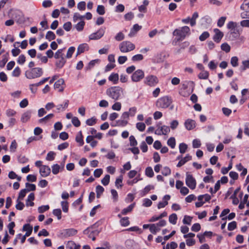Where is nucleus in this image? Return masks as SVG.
<instances>
[{"instance_id":"obj_54","label":"nucleus","mask_w":249,"mask_h":249,"mask_svg":"<svg viewBox=\"0 0 249 249\" xmlns=\"http://www.w3.org/2000/svg\"><path fill=\"white\" fill-rule=\"evenodd\" d=\"M210 36L209 33L206 31L204 32L199 37V39L200 41H203L206 40L207 38H208Z\"/></svg>"},{"instance_id":"obj_31","label":"nucleus","mask_w":249,"mask_h":249,"mask_svg":"<svg viewBox=\"0 0 249 249\" xmlns=\"http://www.w3.org/2000/svg\"><path fill=\"white\" fill-rule=\"evenodd\" d=\"M63 51L64 49L58 50L54 54V58L56 59L64 58L63 56Z\"/></svg>"},{"instance_id":"obj_61","label":"nucleus","mask_w":249,"mask_h":249,"mask_svg":"<svg viewBox=\"0 0 249 249\" xmlns=\"http://www.w3.org/2000/svg\"><path fill=\"white\" fill-rule=\"evenodd\" d=\"M226 20V17H221L219 18V19L217 21V26L219 27H221L223 26L224 24V23Z\"/></svg>"},{"instance_id":"obj_24","label":"nucleus","mask_w":249,"mask_h":249,"mask_svg":"<svg viewBox=\"0 0 249 249\" xmlns=\"http://www.w3.org/2000/svg\"><path fill=\"white\" fill-rule=\"evenodd\" d=\"M9 54L8 53L2 56V59L0 61V67L3 68L8 60Z\"/></svg>"},{"instance_id":"obj_60","label":"nucleus","mask_w":249,"mask_h":249,"mask_svg":"<svg viewBox=\"0 0 249 249\" xmlns=\"http://www.w3.org/2000/svg\"><path fill=\"white\" fill-rule=\"evenodd\" d=\"M96 123V119L94 117H92L90 119L87 120L86 124L89 126H92L95 124Z\"/></svg>"},{"instance_id":"obj_4","label":"nucleus","mask_w":249,"mask_h":249,"mask_svg":"<svg viewBox=\"0 0 249 249\" xmlns=\"http://www.w3.org/2000/svg\"><path fill=\"white\" fill-rule=\"evenodd\" d=\"M120 51L123 53H126L134 50L135 45L129 41H124L120 43L119 45Z\"/></svg>"},{"instance_id":"obj_33","label":"nucleus","mask_w":249,"mask_h":249,"mask_svg":"<svg viewBox=\"0 0 249 249\" xmlns=\"http://www.w3.org/2000/svg\"><path fill=\"white\" fill-rule=\"evenodd\" d=\"M160 127L161 129V131H162V133L163 134V135H166L168 134L170 131V127H169L168 126H167L165 125H160Z\"/></svg>"},{"instance_id":"obj_35","label":"nucleus","mask_w":249,"mask_h":249,"mask_svg":"<svg viewBox=\"0 0 249 249\" xmlns=\"http://www.w3.org/2000/svg\"><path fill=\"white\" fill-rule=\"evenodd\" d=\"M45 37L47 40L51 41L55 38V35L53 32L50 31L47 32Z\"/></svg>"},{"instance_id":"obj_49","label":"nucleus","mask_w":249,"mask_h":249,"mask_svg":"<svg viewBox=\"0 0 249 249\" xmlns=\"http://www.w3.org/2000/svg\"><path fill=\"white\" fill-rule=\"evenodd\" d=\"M237 24L233 21H230L227 24V28L231 30L236 29Z\"/></svg>"},{"instance_id":"obj_41","label":"nucleus","mask_w":249,"mask_h":249,"mask_svg":"<svg viewBox=\"0 0 249 249\" xmlns=\"http://www.w3.org/2000/svg\"><path fill=\"white\" fill-rule=\"evenodd\" d=\"M192 219L193 217L190 216L185 215L182 221L183 223L184 224L190 225L191 224Z\"/></svg>"},{"instance_id":"obj_11","label":"nucleus","mask_w":249,"mask_h":249,"mask_svg":"<svg viewBox=\"0 0 249 249\" xmlns=\"http://www.w3.org/2000/svg\"><path fill=\"white\" fill-rule=\"evenodd\" d=\"M240 31L238 29L231 30L228 33V37L230 40L233 41L240 37Z\"/></svg>"},{"instance_id":"obj_7","label":"nucleus","mask_w":249,"mask_h":249,"mask_svg":"<svg viewBox=\"0 0 249 249\" xmlns=\"http://www.w3.org/2000/svg\"><path fill=\"white\" fill-rule=\"evenodd\" d=\"M105 28H101L96 32L90 34L89 38L90 40H98L100 39L104 35Z\"/></svg>"},{"instance_id":"obj_29","label":"nucleus","mask_w":249,"mask_h":249,"mask_svg":"<svg viewBox=\"0 0 249 249\" xmlns=\"http://www.w3.org/2000/svg\"><path fill=\"white\" fill-rule=\"evenodd\" d=\"M115 186L117 188H121L123 186V176H120L115 180Z\"/></svg>"},{"instance_id":"obj_5","label":"nucleus","mask_w":249,"mask_h":249,"mask_svg":"<svg viewBox=\"0 0 249 249\" xmlns=\"http://www.w3.org/2000/svg\"><path fill=\"white\" fill-rule=\"evenodd\" d=\"M172 99L168 96H164L159 98L156 102V105L158 107L166 108L172 103Z\"/></svg>"},{"instance_id":"obj_3","label":"nucleus","mask_w":249,"mask_h":249,"mask_svg":"<svg viewBox=\"0 0 249 249\" xmlns=\"http://www.w3.org/2000/svg\"><path fill=\"white\" fill-rule=\"evenodd\" d=\"M43 74V70L41 68L36 67L30 71H25V77L29 79H35L41 77Z\"/></svg>"},{"instance_id":"obj_59","label":"nucleus","mask_w":249,"mask_h":249,"mask_svg":"<svg viewBox=\"0 0 249 249\" xmlns=\"http://www.w3.org/2000/svg\"><path fill=\"white\" fill-rule=\"evenodd\" d=\"M122 105L120 102H115L112 106V109L114 110L119 111L121 110Z\"/></svg>"},{"instance_id":"obj_16","label":"nucleus","mask_w":249,"mask_h":249,"mask_svg":"<svg viewBox=\"0 0 249 249\" xmlns=\"http://www.w3.org/2000/svg\"><path fill=\"white\" fill-rule=\"evenodd\" d=\"M184 125L187 130H192L196 127V122L193 120L188 119L185 121Z\"/></svg>"},{"instance_id":"obj_39","label":"nucleus","mask_w":249,"mask_h":249,"mask_svg":"<svg viewBox=\"0 0 249 249\" xmlns=\"http://www.w3.org/2000/svg\"><path fill=\"white\" fill-rule=\"evenodd\" d=\"M167 144L172 148H174L176 146V140L175 138L171 137L167 141Z\"/></svg>"},{"instance_id":"obj_1","label":"nucleus","mask_w":249,"mask_h":249,"mask_svg":"<svg viewBox=\"0 0 249 249\" xmlns=\"http://www.w3.org/2000/svg\"><path fill=\"white\" fill-rule=\"evenodd\" d=\"M123 89L120 87H112L106 91L107 95L116 101L118 100L123 94Z\"/></svg>"},{"instance_id":"obj_22","label":"nucleus","mask_w":249,"mask_h":249,"mask_svg":"<svg viewBox=\"0 0 249 249\" xmlns=\"http://www.w3.org/2000/svg\"><path fill=\"white\" fill-rule=\"evenodd\" d=\"M54 116L53 114H49L38 120L40 124H45Z\"/></svg>"},{"instance_id":"obj_32","label":"nucleus","mask_w":249,"mask_h":249,"mask_svg":"<svg viewBox=\"0 0 249 249\" xmlns=\"http://www.w3.org/2000/svg\"><path fill=\"white\" fill-rule=\"evenodd\" d=\"M209 72L207 71H202L200 72L198 77L200 79H207L209 77Z\"/></svg>"},{"instance_id":"obj_48","label":"nucleus","mask_w":249,"mask_h":249,"mask_svg":"<svg viewBox=\"0 0 249 249\" xmlns=\"http://www.w3.org/2000/svg\"><path fill=\"white\" fill-rule=\"evenodd\" d=\"M111 193L113 202H117L118 199V195L117 192L114 189H111Z\"/></svg>"},{"instance_id":"obj_56","label":"nucleus","mask_w":249,"mask_h":249,"mask_svg":"<svg viewBox=\"0 0 249 249\" xmlns=\"http://www.w3.org/2000/svg\"><path fill=\"white\" fill-rule=\"evenodd\" d=\"M60 169V166L58 164H54L52 166V173L54 175H56L59 173Z\"/></svg>"},{"instance_id":"obj_36","label":"nucleus","mask_w":249,"mask_h":249,"mask_svg":"<svg viewBox=\"0 0 249 249\" xmlns=\"http://www.w3.org/2000/svg\"><path fill=\"white\" fill-rule=\"evenodd\" d=\"M188 148L187 145L185 143H181L179 145V150L181 154L185 153Z\"/></svg>"},{"instance_id":"obj_23","label":"nucleus","mask_w":249,"mask_h":249,"mask_svg":"<svg viewBox=\"0 0 249 249\" xmlns=\"http://www.w3.org/2000/svg\"><path fill=\"white\" fill-rule=\"evenodd\" d=\"M75 141L79 143L80 146H82L84 144L83 135L81 131H79L76 135Z\"/></svg>"},{"instance_id":"obj_20","label":"nucleus","mask_w":249,"mask_h":249,"mask_svg":"<svg viewBox=\"0 0 249 249\" xmlns=\"http://www.w3.org/2000/svg\"><path fill=\"white\" fill-rule=\"evenodd\" d=\"M31 111H27L22 114L21 117V121L22 123L27 122L31 117Z\"/></svg>"},{"instance_id":"obj_58","label":"nucleus","mask_w":249,"mask_h":249,"mask_svg":"<svg viewBox=\"0 0 249 249\" xmlns=\"http://www.w3.org/2000/svg\"><path fill=\"white\" fill-rule=\"evenodd\" d=\"M231 65L234 67H236L238 65V59L236 56H233L231 57Z\"/></svg>"},{"instance_id":"obj_64","label":"nucleus","mask_w":249,"mask_h":249,"mask_svg":"<svg viewBox=\"0 0 249 249\" xmlns=\"http://www.w3.org/2000/svg\"><path fill=\"white\" fill-rule=\"evenodd\" d=\"M143 58V56L141 54H138L134 55L132 57V60L134 62L141 61L142 60Z\"/></svg>"},{"instance_id":"obj_38","label":"nucleus","mask_w":249,"mask_h":249,"mask_svg":"<svg viewBox=\"0 0 249 249\" xmlns=\"http://www.w3.org/2000/svg\"><path fill=\"white\" fill-rule=\"evenodd\" d=\"M145 124L142 122H139L136 124V127L141 132H143L145 128Z\"/></svg>"},{"instance_id":"obj_50","label":"nucleus","mask_w":249,"mask_h":249,"mask_svg":"<svg viewBox=\"0 0 249 249\" xmlns=\"http://www.w3.org/2000/svg\"><path fill=\"white\" fill-rule=\"evenodd\" d=\"M120 223L122 226L126 227L129 224V221L128 220V218L127 217H123L120 220Z\"/></svg>"},{"instance_id":"obj_18","label":"nucleus","mask_w":249,"mask_h":249,"mask_svg":"<svg viewBox=\"0 0 249 249\" xmlns=\"http://www.w3.org/2000/svg\"><path fill=\"white\" fill-rule=\"evenodd\" d=\"M192 159V157L189 155L187 154L186 156L183 159H182L180 161L178 162L177 164V166L179 167L184 165L186 162Z\"/></svg>"},{"instance_id":"obj_45","label":"nucleus","mask_w":249,"mask_h":249,"mask_svg":"<svg viewBox=\"0 0 249 249\" xmlns=\"http://www.w3.org/2000/svg\"><path fill=\"white\" fill-rule=\"evenodd\" d=\"M149 230L151 233L153 234H156L157 232L160 231V229L156 227V225L155 224H150Z\"/></svg>"},{"instance_id":"obj_42","label":"nucleus","mask_w":249,"mask_h":249,"mask_svg":"<svg viewBox=\"0 0 249 249\" xmlns=\"http://www.w3.org/2000/svg\"><path fill=\"white\" fill-rule=\"evenodd\" d=\"M8 177L11 179L17 178L18 181H20L21 179V177L18 176L14 172L11 171L9 173Z\"/></svg>"},{"instance_id":"obj_37","label":"nucleus","mask_w":249,"mask_h":249,"mask_svg":"<svg viewBox=\"0 0 249 249\" xmlns=\"http://www.w3.org/2000/svg\"><path fill=\"white\" fill-rule=\"evenodd\" d=\"M85 24L84 21H81L75 25V28L78 31H81L83 30Z\"/></svg>"},{"instance_id":"obj_51","label":"nucleus","mask_w":249,"mask_h":249,"mask_svg":"<svg viewBox=\"0 0 249 249\" xmlns=\"http://www.w3.org/2000/svg\"><path fill=\"white\" fill-rule=\"evenodd\" d=\"M75 50V47H71L69 48L67 54H66V57L67 58H70L72 56V54L74 52Z\"/></svg>"},{"instance_id":"obj_26","label":"nucleus","mask_w":249,"mask_h":249,"mask_svg":"<svg viewBox=\"0 0 249 249\" xmlns=\"http://www.w3.org/2000/svg\"><path fill=\"white\" fill-rule=\"evenodd\" d=\"M135 203H134L131 205H130L128 207L124 209L121 213L123 215L126 214L132 211L133 209L135 206Z\"/></svg>"},{"instance_id":"obj_40","label":"nucleus","mask_w":249,"mask_h":249,"mask_svg":"<svg viewBox=\"0 0 249 249\" xmlns=\"http://www.w3.org/2000/svg\"><path fill=\"white\" fill-rule=\"evenodd\" d=\"M145 175L149 178H152L154 176V172L152 167H148L145 169Z\"/></svg>"},{"instance_id":"obj_28","label":"nucleus","mask_w":249,"mask_h":249,"mask_svg":"<svg viewBox=\"0 0 249 249\" xmlns=\"http://www.w3.org/2000/svg\"><path fill=\"white\" fill-rule=\"evenodd\" d=\"M198 17V13L195 12L193 13L191 18V26H194L196 24V19Z\"/></svg>"},{"instance_id":"obj_47","label":"nucleus","mask_w":249,"mask_h":249,"mask_svg":"<svg viewBox=\"0 0 249 249\" xmlns=\"http://www.w3.org/2000/svg\"><path fill=\"white\" fill-rule=\"evenodd\" d=\"M61 205L63 211L65 213H67L69 210V205L68 202L66 201H62L61 202Z\"/></svg>"},{"instance_id":"obj_25","label":"nucleus","mask_w":249,"mask_h":249,"mask_svg":"<svg viewBox=\"0 0 249 249\" xmlns=\"http://www.w3.org/2000/svg\"><path fill=\"white\" fill-rule=\"evenodd\" d=\"M108 80L116 84L119 80V75L117 73H113L108 77Z\"/></svg>"},{"instance_id":"obj_17","label":"nucleus","mask_w":249,"mask_h":249,"mask_svg":"<svg viewBox=\"0 0 249 249\" xmlns=\"http://www.w3.org/2000/svg\"><path fill=\"white\" fill-rule=\"evenodd\" d=\"M89 47L87 43H83L79 45L77 48V55L89 50Z\"/></svg>"},{"instance_id":"obj_14","label":"nucleus","mask_w":249,"mask_h":249,"mask_svg":"<svg viewBox=\"0 0 249 249\" xmlns=\"http://www.w3.org/2000/svg\"><path fill=\"white\" fill-rule=\"evenodd\" d=\"M64 84V80L62 78L58 79L54 84V89H57L59 92H62L64 90L63 85Z\"/></svg>"},{"instance_id":"obj_55","label":"nucleus","mask_w":249,"mask_h":249,"mask_svg":"<svg viewBox=\"0 0 249 249\" xmlns=\"http://www.w3.org/2000/svg\"><path fill=\"white\" fill-rule=\"evenodd\" d=\"M124 38V35L121 32H119L115 36V39L118 41L123 40Z\"/></svg>"},{"instance_id":"obj_12","label":"nucleus","mask_w":249,"mask_h":249,"mask_svg":"<svg viewBox=\"0 0 249 249\" xmlns=\"http://www.w3.org/2000/svg\"><path fill=\"white\" fill-rule=\"evenodd\" d=\"M213 32L214 35L213 36V39L215 42L219 43L223 37L224 34L218 29H214Z\"/></svg>"},{"instance_id":"obj_2","label":"nucleus","mask_w":249,"mask_h":249,"mask_svg":"<svg viewBox=\"0 0 249 249\" xmlns=\"http://www.w3.org/2000/svg\"><path fill=\"white\" fill-rule=\"evenodd\" d=\"M174 36H176L177 41L182 40L190 34V29L188 26H185L180 29H177L173 33Z\"/></svg>"},{"instance_id":"obj_9","label":"nucleus","mask_w":249,"mask_h":249,"mask_svg":"<svg viewBox=\"0 0 249 249\" xmlns=\"http://www.w3.org/2000/svg\"><path fill=\"white\" fill-rule=\"evenodd\" d=\"M158 82V78L156 76L150 75L146 77L144 82L147 85L153 87L155 86Z\"/></svg>"},{"instance_id":"obj_63","label":"nucleus","mask_w":249,"mask_h":249,"mask_svg":"<svg viewBox=\"0 0 249 249\" xmlns=\"http://www.w3.org/2000/svg\"><path fill=\"white\" fill-rule=\"evenodd\" d=\"M171 172L170 169L167 166L164 167L161 171V173L162 174V175L165 176H167L170 175Z\"/></svg>"},{"instance_id":"obj_15","label":"nucleus","mask_w":249,"mask_h":249,"mask_svg":"<svg viewBox=\"0 0 249 249\" xmlns=\"http://www.w3.org/2000/svg\"><path fill=\"white\" fill-rule=\"evenodd\" d=\"M39 172L41 176L46 177L51 173L50 168L46 165H43L40 168Z\"/></svg>"},{"instance_id":"obj_34","label":"nucleus","mask_w":249,"mask_h":249,"mask_svg":"<svg viewBox=\"0 0 249 249\" xmlns=\"http://www.w3.org/2000/svg\"><path fill=\"white\" fill-rule=\"evenodd\" d=\"M69 102L68 100H66L63 105L60 104L57 106V109L58 111L64 110L66 108H67L69 105Z\"/></svg>"},{"instance_id":"obj_62","label":"nucleus","mask_w":249,"mask_h":249,"mask_svg":"<svg viewBox=\"0 0 249 249\" xmlns=\"http://www.w3.org/2000/svg\"><path fill=\"white\" fill-rule=\"evenodd\" d=\"M27 192H28V190H26V189L21 190L19 193V195H18V199L19 200V199L22 200L23 199V198L25 197V196H26V194Z\"/></svg>"},{"instance_id":"obj_10","label":"nucleus","mask_w":249,"mask_h":249,"mask_svg":"<svg viewBox=\"0 0 249 249\" xmlns=\"http://www.w3.org/2000/svg\"><path fill=\"white\" fill-rule=\"evenodd\" d=\"M23 231H26V232L22 236V244L25 242L26 237L30 236L32 233L33 227L29 224H25L23 227Z\"/></svg>"},{"instance_id":"obj_21","label":"nucleus","mask_w":249,"mask_h":249,"mask_svg":"<svg viewBox=\"0 0 249 249\" xmlns=\"http://www.w3.org/2000/svg\"><path fill=\"white\" fill-rule=\"evenodd\" d=\"M66 249H79L80 246L76 245L73 241H69L66 245Z\"/></svg>"},{"instance_id":"obj_44","label":"nucleus","mask_w":249,"mask_h":249,"mask_svg":"<svg viewBox=\"0 0 249 249\" xmlns=\"http://www.w3.org/2000/svg\"><path fill=\"white\" fill-rule=\"evenodd\" d=\"M221 49L223 51H225L226 53H229L231 50L230 46L227 43H224L221 45Z\"/></svg>"},{"instance_id":"obj_13","label":"nucleus","mask_w":249,"mask_h":249,"mask_svg":"<svg viewBox=\"0 0 249 249\" xmlns=\"http://www.w3.org/2000/svg\"><path fill=\"white\" fill-rule=\"evenodd\" d=\"M77 232L76 230L74 229H68L64 230L62 232V234L65 237H68L75 235Z\"/></svg>"},{"instance_id":"obj_52","label":"nucleus","mask_w":249,"mask_h":249,"mask_svg":"<svg viewBox=\"0 0 249 249\" xmlns=\"http://www.w3.org/2000/svg\"><path fill=\"white\" fill-rule=\"evenodd\" d=\"M109 180L110 176L109 175H106L105 177L101 180V182L104 185L106 186L109 184Z\"/></svg>"},{"instance_id":"obj_46","label":"nucleus","mask_w":249,"mask_h":249,"mask_svg":"<svg viewBox=\"0 0 249 249\" xmlns=\"http://www.w3.org/2000/svg\"><path fill=\"white\" fill-rule=\"evenodd\" d=\"M191 92L192 91H191L190 90H185L184 89H180L179 93L180 95L183 97H187L191 94Z\"/></svg>"},{"instance_id":"obj_27","label":"nucleus","mask_w":249,"mask_h":249,"mask_svg":"<svg viewBox=\"0 0 249 249\" xmlns=\"http://www.w3.org/2000/svg\"><path fill=\"white\" fill-rule=\"evenodd\" d=\"M178 219L177 215L176 213H172L169 216V221L173 225H175L177 223Z\"/></svg>"},{"instance_id":"obj_53","label":"nucleus","mask_w":249,"mask_h":249,"mask_svg":"<svg viewBox=\"0 0 249 249\" xmlns=\"http://www.w3.org/2000/svg\"><path fill=\"white\" fill-rule=\"evenodd\" d=\"M96 11L100 15H104L105 13V7L102 5H98Z\"/></svg>"},{"instance_id":"obj_19","label":"nucleus","mask_w":249,"mask_h":249,"mask_svg":"<svg viewBox=\"0 0 249 249\" xmlns=\"http://www.w3.org/2000/svg\"><path fill=\"white\" fill-rule=\"evenodd\" d=\"M128 124V121L121 118L116 122L115 124H111L113 126H125Z\"/></svg>"},{"instance_id":"obj_8","label":"nucleus","mask_w":249,"mask_h":249,"mask_svg":"<svg viewBox=\"0 0 249 249\" xmlns=\"http://www.w3.org/2000/svg\"><path fill=\"white\" fill-rule=\"evenodd\" d=\"M144 76V72L141 70H138L131 75V79L133 82H138L143 79Z\"/></svg>"},{"instance_id":"obj_57","label":"nucleus","mask_w":249,"mask_h":249,"mask_svg":"<svg viewBox=\"0 0 249 249\" xmlns=\"http://www.w3.org/2000/svg\"><path fill=\"white\" fill-rule=\"evenodd\" d=\"M154 189V186L151 185L146 186L142 190L143 196L145 195L148 193L151 190Z\"/></svg>"},{"instance_id":"obj_30","label":"nucleus","mask_w":249,"mask_h":249,"mask_svg":"<svg viewBox=\"0 0 249 249\" xmlns=\"http://www.w3.org/2000/svg\"><path fill=\"white\" fill-rule=\"evenodd\" d=\"M104 191V188L101 185H97L96 187L97 197L99 198Z\"/></svg>"},{"instance_id":"obj_43","label":"nucleus","mask_w":249,"mask_h":249,"mask_svg":"<svg viewBox=\"0 0 249 249\" xmlns=\"http://www.w3.org/2000/svg\"><path fill=\"white\" fill-rule=\"evenodd\" d=\"M211 198V196L208 194H205L203 195H200L198 196V200L199 201H202L204 199L205 201H208Z\"/></svg>"},{"instance_id":"obj_6","label":"nucleus","mask_w":249,"mask_h":249,"mask_svg":"<svg viewBox=\"0 0 249 249\" xmlns=\"http://www.w3.org/2000/svg\"><path fill=\"white\" fill-rule=\"evenodd\" d=\"M185 179L186 184L191 189L194 190L196 187V180L193 176L189 173H186Z\"/></svg>"}]
</instances>
